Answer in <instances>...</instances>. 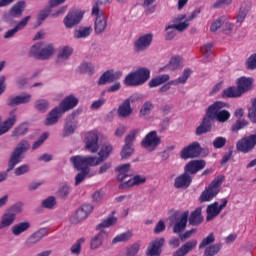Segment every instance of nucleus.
Here are the masks:
<instances>
[{
	"instance_id": "obj_1",
	"label": "nucleus",
	"mask_w": 256,
	"mask_h": 256,
	"mask_svg": "<svg viewBox=\"0 0 256 256\" xmlns=\"http://www.w3.org/2000/svg\"><path fill=\"white\" fill-rule=\"evenodd\" d=\"M253 83H254L253 78L242 76L238 78L236 81L237 87H229L225 89L222 92V97L224 99L226 98L233 99V98L241 97V95H245V93H249V91L253 89Z\"/></svg>"
},
{
	"instance_id": "obj_2",
	"label": "nucleus",
	"mask_w": 256,
	"mask_h": 256,
	"mask_svg": "<svg viewBox=\"0 0 256 256\" xmlns=\"http://www.w3.org/2000/svg\"><path fill=\"white\" fill-rule=\"evenodd\" d=\"M149 79H151V70L142 67L129 73L125 77L124 85H126V87H139L140 85H145Z\"/></svg>"
},
{
	"instance_id": "obj_3",
	"label": "nucleus",
	"mask_w": 256,
	"mask_h": 256,
	"mask_svg": "<svg viewBox=\"0 0 256 256\" xmlns=\"http://www.w3.org/2000/svg\"><path fill=\"white\" fill-rule=\"evenodd\" d=\"M227 107V103L216 101L210 105L206 110V115L210 117L212 121H218L219 123H226L231 119V113L227 110H223Z\"/></svg>"
},
{
	"instance_id": "obj_4",
	"label": "nucleus",
	"mask_w": 256,
	"mask_h": 256,
	"mask_svg": "<svg viewBox=\"0 0 256 256\" xmlns=\"http://www.w3.org/2000/svg\"><path fill=\"white\" fill-rule=\"evenodd\" d=\"M29 149H31V144H29V141L21 140L10 154L7 171H13V169H15L19 163H22L23 159H25L24 155Z\"/></svg>"
},
{
	"instance_id": "obj_5",
	"label": "nucleus",
	"mask_w": 256,
	"mask_h": 256,
	"mask_svg": "<svg viewBox=\"0 0 256 256\" xmlns=\"http://www.w3.org/2000/svg\"><path fill=\"white\" fill-rule=\"evenodd\" d=\"M225 181V176H217L213 181L207 186L199 197L200 203H209L213 201L221 191V185Z\"/></svg>"
},
{
	"instance_id": "obj_6",
	"label": "nucleus",
	"mask_w": 256,
	"mask_h": 256,
	"mask_svg": "<svg viewBox=\"0 0 256 256\" xmlns=\"http://www.w3.org/2000/svg\"><path fill=\"white\" fill-rule=\"evenodd\" d=\"M53 53H55L53 44L43 43L34 44L29 51L30 57H34V59H38L40 61H47V59H51V57H53Z\"/></svg>"
},
{
	"instance_id": "obj_7",
	"label": "nucleus",
	"mask_w": 256,
	"mask_h": 256,
	"mask_svg": "<svg viewBox=\"0 0 256 256\" xmlns=\"http://www.w3.org/2000/svg\"><path fill=\"white\" fill-rule=\"evenodd\" d=\"M70 163H72L74 169L77 171H88L90 172L89 167H97L99 162H97V157L94 156H72L70 158Z\"/></svg>"
},
{
	"instance_id": "obj_8",
	"label": "nucleus",
	"mask_w": 256,
	"mask_h": 256,
	"mask_svg": "<svg viewBox=\"0 0 256 256\" xmlns=\"http://www.w3.org/2000/svg\"><path fill=\"white\" fill-rule=\"evenodd\" d=\"M255 146L256 134L243 137L236 144L237 151H240L241 153H251V151L255 149Z\"/></svg>"
},
{
	"instance_id": "obj_9",
	"label": "nucleus",
	"mask_w": 256,
	"mask_h": 256,
	"mask_svg": "<svg viewBox=\"0 0 256 256\" xmlns=\"http://www.w3.org/2000/svg\"><path fill=\"white\" fill-rule=\"evenodd\" d=\"M141 145L144 149L155 150L161 145V137L157 135V131H150L142 140Z\"/></svg>"
},
{
	"instance_id": "obj_10",
	"label": "nucleus",
	"mask_w": 256,
	"mask_h": 256,
	"mask_svg": "<svg viewBox=\"0 0 256 256\" xmlns=\"http://www.w3.org/2000/svg\"><path fill=\"white\" fill-rule=\"evenodd\" d=\"M201 144L199 142H193L187 147L183 148L180 152L181 159H195V157H199L201 155Z\"/></svg>"
},
{
	"instance_id": "obj_11",
	"label": "nucleus",
	"mask_w": 256,
	"mask_h": 256,
	"mask_svg": "<svg viewBox=\"0 0 256 256\" xmlns=\"http://www.w3.org/2000/svg\"><path fill=\"white\" fill-rule=\"evenodd\" d=\"M151 43H153V34H144L134 42V50L137 53H141V51H147V49L151 47Z\"/></svg>"
},
{
	"instance_id": "obj_12",
	"label": "nucleus",
	"mask_w": 256,
	"mask_h": 256,
	"mask_svg": "<svg viewBox=\"0 0 256 256\" xmlns=\"http://www.w3.org/2000/svg\"><path fill=\"white\" fill-rule=\"evenodd\" d=\"M65 113V100H62L59 106L55 107L52 109L46 120H45V125H55L57 121H59V117Z\"/></svg>"
},
{
	"instance_id": "obj_13",
	"label": "nucleus",
	"mask_w": 256,
	"mask_h": 256,
	"mask_svg": "<svg viewBox=\"0 0 256 256\" xmlns=\"http://www.w3.org/2000/svg\"><path fill=\"white\" fill-rule=\"evenodd\" d=\"M188 27H189L188 22H182L179 24H172V25L166 26L165 31H167V33L165 35V40L173 41V39H175V37L177 36V32H175V30L182 32L188 29Z\"/></svg>"
},
{
	"instance_id": "obj_14",
	"label": "nucleus",
	"mask_w": 256,
	"mask_h": 256,
	"mask_svg": "<svg viewBox=\"0 0 256 256\" xmlns=\"http://www.w3.org/2000/svg\"><path fill=\"white\" fill-rule=\"evenodd\" d=\"M93 212V205L84 204L82 205L71 218L73 223H81V221H85L89 215Z\"/></svg>"
},
{
	"instance_id": "obj_15",
	"label": "nucleus",
	"mask_w": 256,
	"mask_h": 256,
	"mask_svg": "<svg viewBox=\"0 0 256 256\" xmlns=\"http://www.w3.org/2000/svg\"><path fill=\"white\" fill-rule=\"evenodd\" d=\"M85 144L86 149L90 151V153H97L99 151V136L97 132H88L85 135Z\"/></svg>"
},
{
	"instance_id": "obj_16",
	"label": "nucleus",
	"mask_w": 256,
	"mask_h": 256,
	"mask_svg": "<svg viewBox=\"0 0 256 256\" xmlns=\"http://www.w3.org/2000/svg\"><path fill=\"white\" fill-rule=\"evenodd\" d=\"M207 165L205 160H191L184 166V171L190 175H197L199 171H203Z\"/></svg>"
},
{
	"instance_id": "obj_17",
	"label": "nucleus",
	"mask_w": 256,
	"mask_h": 256,
	"mask_svg": "<svg viewBox=\"0 0 256 256\" xmlns=\"http://www.w3.org/2000/svg\"><path fill=\"white\" fill-rule=\"evenodd\" d=\"M163 245H165V238L154 239L146 250L147 256H161Z\"/></svg>"
},
{
	"instance_id": "obj_18",
	"label": "nucleus",
	"mask_w": 256,
	"mask_h": 256,
	"mask_svg": "<svg viewBox=\"0 0 256 256\" xmlns=\"http://www.w3.org/2000/svg\"><path fill=\"white\" fill-rule=\"evenodd\" d=\"M83 15H85V13L81 10L70 11L66 16V27L68 29H72V27L79 25V23H81V20L83 19Z\"/></svg>"
},
{
	"instance_id": "obj_19",
	"label": "nucleus",
	"mask_w": 256,
	"mask_h": 256,
	"mask_svg": "<svg viewBox=\"0 0 256 256\" xmlns=\"http://www.w3.org/2000/svg\"><path fill=\"white\" fill-rule=\"evenodd\" d=\"M33 96L29 93H22L17 96H10L7 100L8 107H17V105H27L31 103Z\"/></svg>"
},
{
	"instance_id": "obj_20",
	"label": "nucleus",
	"mask_w": 256,
	"mask_h": 256,
	"mask_svg": "<svg viewBox=\"0 0 256 256\" xmlns=\"http://www.w3.org/2000/svg\"><path fill=\"white\" fill-rule=\"evenodd\" d=\"M122 75L123 72L121 71L115 72L113 70H107L100 76L98 80V85H107V83H113L114 81L121 79Z\"/></svg>"
},
{
	"instance_id": "obj_21",
	"label": "nucleus",
	"mask_w": 256,
	"mask_h": 256,
	"mask_svg": "<svg viewBox=\"0 0 256 256\" xmlns=\"http://www.w3.org/2000/svg\"><path fill=\"white\" fill-rule=\"evenodd\" d=\"M83 113V109L78 108L72 114L67 118L66 123V129H65V135H73L75 133V129H77V119H75L77 116L81 115Z\"/></svg>"
},
{
	"instance_id": "obj_22",
	"label": "nucleus",
	"mask_w": 256,
	"mask_h": 256,
	"mask_svg": "<svg viewBox=\"0 0 256 256\" xmlns=\"http://www.w3.org/2000/svg\"><path fill=\"white\" fill-rule=\"evenodd\" d=\"M193 183V177L189 175L185 170L184 173L177 176L174 180V188L175 189H188Z\"/></svg>"
},
{
	"instance_id": "obj_23",
	"label": "nucleus",
	"mask_w": 256,
	"mask_h": 256,
	"mask_svg": "<svg viewBox=\"0 0 256 256\" xmlns=\"http://www.w3.org/2000/svg\"><path fill=\"white\" fill-rule=\"evenodd\" d=\"M95 15V26L94 30L97 35H101L106 29H107V16L105 13L98 10V14H92Z\"/></svg>"
},
{
	"instance_id": "obj_24",
	"label": "nucleus",
	"mask_w": 256,
	"mask_h": 256,
	"mask_svg": "<svg viewBox=\"0 0 256 256\" xmlns=\"http://www.w3.org/2000/svg\"><path fill=\"white\" fill-rule=\"evenodd\" d=\"M49 232V229L47 228H42L38 230L37 232L33 233L28 237L26 240V245L27 247H33V245H37L43 237H47V233Z\"/></svg>"
},
{
	"instance_id": "obj_25",
	"label": "nucleus",
	"mask_w": 256,
	"mask_h": 256,
	"mask_svg": "<svg viewBox=\"0 0 256 256\" xmlns=\"http://www.w3.org/2000/svg\"><path fill=\"white\" fill-rule=\"evenodd\" d=\"M213 121L208 114L204 116L201 124L196 128V135H205L206 133H211Z\"/></svg>"
},
{
	"instance_id": "obj_26",
	"label": "nucleus",
	"mask_w": 256,
	"mask_h": 256,
	"mask_svg": "<svg viewBox=\"0 0 256 256\" xmlns=\"http://www.w3.org/2000/svg\"><path fill=\"white\" fill-rule=\"evenodd\" d=\"M25 9V1H19L17 2L12 8L10 9V12L8 14H4V20L9 21V16L11 17H21L23 14V10Z\"/></svg>"
},
{
	"instance_id": "obj_27",
	"label": "nucleus",
	"mask_w": 256,
	"mask_h": 256,
	"mask_svg": "<svg viewBox=\"0 0 256 256\" xmlns=\"http://www.w3.org/2000/svg\"><path fill=\"white\" fill-rule=\"evenodd\" d=\"M195 247H197V240H190L183 244L176 252H174L173 256H185L191 253Z\"/></svg>"
},
{
	"instance_id": "obj_28",
	"label": "nucleus",
	"mask_w": 256,
	"mask_h": 256,
	"mask_svg": "<svg viewBox=\"0 0 256 256\" xmlns=\"http://www.w3.org/2000/svg\"><path fill=\"white\" fill-rule=\"evenodd\" d=\"M189 220V211H185L178 221L174 224L173 233H182L187 227V221Z\"/></svg>"
},
{
	"instance_id": "obj_29",
	"label": "nucleus",
	"mask_w": 256,
	"mask_h": 256,
	"mask_svg": "<svg viewBox=\"0 0 256 256\" xmlns=\"http://www.w3.org/2000/svg\"><path fill=\"white\" fill-rule=\"evenodd\" d=\"M147 182V178L141 175H135L133 178L128 181L120 184L119 189H127L128 187H135V185H143Z\"/></svg>"
},
{
	"instance_id": "obj_30",
	"label": "nucleus",
	"mask_w": 256,
	"mask_h": 256,
	"mask_svg": "<svg viewBox=\"0 0 256 256\" xmlns=\"http://www.w3.org/2000/svg\"><path fill=\"white\" fill-rule=\"evenodd\" d=\"M117 224V217H115V211L111 213L106 219L102 220L100 224L96 226L97 231H104L103 229H109L113 225Z\"/></svg>"
},
{
	"instance_id": "obj_31",
	"label": "nucleus",
	"mask_w": 256,
	"mask_h": 256,
	"mask_svg": "<svg viewBox=\"0 0 256 256\" xmlns=\"http://www.w3.org/2000/svg\"><path fill=\"white\" fill-rule=\"evenodd\" d=\"M112 152L113 146H111V144H104L98 153L99 157H96V163L100 165V163H103V161L109 159V155H111Z\"/></svg>"
},
{
	"instance_id": "obj_32",
	"label": "nucleus",
	"mask_w": 256,
	"mask_h": 256,
	"mask_svg": "<svg viewBox=\"0 0 256 256\" xmlns=\"http://www.w3.org/2000/svg\"><path fill=\"white\" fill-rule=\"evenodd\" d=\"M15 219H17L15 217V214H12L10 211L7 210L1 217L0 230L7 229V227H11V225L15 223Z\"/></svg>"
},
{
	"instance_id": "obj_33",
	"label": "nucleus",
	"mask_w": 256,
	"mask_h": 256,
	"mask_svg": "<svg viewBox=\"0 0 256 256\" xmlns=\"http://www.w3.org/2000/svg\"><path fill=\"white\" fill-rule=\"evenodd\" d=\"M109 234L104 230H101L96 236L91 239L90 248L91 249H99L103 245V240L107 239Z\"/></svg>"
},
{
	"instance_id": "obj_34",
	"label": "nucleus",
	"mask_w": 256,
	"mask_h": 256,
	"mask_svg": "<svg viewBox=\"0 0 256 256\" xmlns=\"http://www.w3.org/2000/svg\"><path fill=\"white\" fill-rule=\"evenodd\" d=\"M118 115L122 118L131 117L133 114V108H131V104H129V100H124L122 104L119 105Z\"/></svg>"
},
{
	"instance_id": "obj_35",
	"label": "nucleus",
	"mask_w": 256,
	"mask_h": 256,
	"mask_svg": "<svg viewBox=\"0 0 256 256\" xmlns=\"http://www.w3.org/2000/svg\"><path fill=\"white\" fill-rule=\"evenodd\" d=\"M206 213V221H213V219L221 213V210H219V202H214L208 205Z\"/></svg>"
},
{
	"instance_id": "obj_36",
	"label": "nucleus",
	"mask_w": 256,
	"mask_h": 256,
	"mask_svg": "<svg viewBox=\"0 0 256 256\" xmlns=\"http://www.w3.org/2000/svg\"><path fill=\"white\" fill-rule=\"evenodd\" d=\"M28 131L29 124L25 122L21 123L12 130L11 137L14 139H19V137H24V135H27Z\"/></svg>"
},
{
	"instance_id": "obj_37",
	"label": "nucleus",
	"mask_w": 256,
	"mask_h": 256,
	"mask_svg": "<svg viewBox=\"0 0 256 256\" xmlns=\"http://www.w3.org/2000/svg\"><path fill=\"white\" fill-rule=\"evenodd\" d=\"M189 224L193 227L197 225H201L203 223V215H201V207L196 208L193 212H191L189 216Z\"/></svg>"
},
{
	"instance_id": "obj_38",
	"label": "nucleus",
	"mask_w": 256,
	"mask_h": 256,
	"mask_svg": "<svg viewBox=\"0 0 256 256\" xmlns=\"http://www.w3.org/2000/svg\"><path fill=\"white\" fill-rule=\"evenodd\" d=\"M30 228L31 223L29 221L20 222L12 227V233L16 237H19V235L25 233V231H28Z\"/></svg>"
},
{
	"instance_id": "obj_39",
	"label": "nucleus",
	"mask_w": 256,
	"mask_h": 256,
	"mask_svg": "<svg viewBox=\"0 0 256 256\" xmlns=\"http://www.w3.org/2000/svg\"><path fill=\"white\" fill-rule=\"evenodd\" d=\"M131 169V164L126 163L116 167V171L118 172L117 181H125L127 177H129L128 173Z\"/></svg>"
},
{
	"instance_id": "obj_40",
	"label": "nucleus",
	"mask_w": 256,
	"mask_h": 256,
	"mask_svg": "<svg viewBox=\"0 0 256 256\" xmlns=\"http://www.w3.org/2000/svg\"><path fill=\"white\" fill-rule=\"evenodd\" d=\"M169 79H170L169 74H162L155 78H152L149 81L148 85L151 89H153V87H159V85H163V83H167Z\"/></svg>"
},
{
	"instance_id": "obj_41",
	"label": "nucleus",
	"mask_w": 256,
	"mask_h": 256,
	"mask_svg": "<svg viewBox=\"0 0 256 256\" xmlns=\"http://www.w3.org/2000/svg\"><path fill=\"white\" fill-rule=\"evenodd\" d=\"M49 107H51V103L47 99H39L34 103V109L39 111V113H47V111H49Z\"/></svg>"
},
{
	"instance_id": "obj_42",
	"label": "nucleus",
	"mask_w": 256,
	"mask_h": 256,
	"mask_svg": "<svg viewBox=\"0 0 256 256\" xmlns=\"http://www.w3.org/2000/svg\"><path fill=\"white\" fill-rule=\"evenodd\" d=\"M223 249L222 243L212 244L205 248L203 256H215L219 255V252Z\"/></svg>"
},
{
	"instance_id": "obj_43",
	"label": "nucleus",
	"mask_w": 256,
	"mask_h": 256,
	"mask_svg": "<svg viewBox=\"0 0 256 256\" xmlns=\"http://www.w3.org/2000/svg\"><path fill=\"white\" fill-rule=\"evenodd\" d=\"M91 33H93V28H91V26L80 27L75 30L74 37L75 39H85L86 37H89Z\"/></svg>"
},
{
	"instance_id": "obj_44",
	"label": "nucleus",
	"mask_w": 256,
	"mask_h": 256,
	"mask_svg": "<svg viewBox=\"0 0 256 256\" xmlns=\"http://www.w3.org/2000/svg\"><path fill=\"white\" fill-rule=\"evenodd\" d=\"M79 105V99L75 95H69L65 97V111H71Z\"/></svg>"
},
{
	"instance_id": "obj_45",
	"label": "nucleus",
	"mask_w": 256,
	"mask_h": 256,
	"mask_svg": "<svg viewBox=\"0 0 256 256\" xmlns=\"http://www.w3.org/2000/svg\"><path fill=\"white\" fill-rule=\"evenodd\" d=\"M189 77H191V70L186 69L183 71V73L180 77H178L175 80H172L171 83H173L174 85H185L187 83V79H189Z\"/></svg>"
},
{
	"instance_id": "obj_46",
	"label": "nucleus",
	"mask_w": 256,
	"mask_h": 256,
	"mask_svg": "<svg viewBox=\"0 0 256 256\" xmlns=\"http://www.w3.org/2000/svg\"><path fill=\"white\" fill-rule=\"evenodd\" d=\"M55 205H57V199L55 196H49L41 202V207H43V209H55Z\"/></svg>"
},
{
	"instance_id": "obj_47",
	"label": "nucleus",
	"mask_w": 256,
	"mask_h": 256,
	"mask_svg": "<svg viewBox=\"0 0 256 256\" xmlns=\"http://www.w3.org/2000/svg\"><path fill=\"white\" fill-rule=\"evenodd\" d=\"M214 45V43H208L200 48L202 55L206 59H208V61H211V59H213V52L211 51V49H213Z\"/></svg>"
},
{
	"instance_id": "obj_48",
	"label": "nucleus",
	"mask_w": 256,
	"mask_h": 256,
	"mask_svg": "<svg viewBox=\"0 0 256 256\" xmlns=\"http://www.w3.org/2000/svg\"><path fill=\"white\" fill-rule=\"evenodd\" d=\"M78 73H89L90 75H93L95 73V66L89 62H83L79 67H78Z\"/></svg>"
},
{
	"instance_id": "obj_49",
	"label": "nucleus",
	"mask_w": 256,
	"mask_h": 256,
	"mask_svg": "<svg viewBox=\"0 0 256 256\" xmlns=\"http://www.w3.org/2000/svg\"><path fill=\"white\" fill-rule=\"evenodd\" d=\"M133 237V233L130 231L124 232L122 234L117 235L113 238L112 243L115 245L116 243H125V241H129Z\"/></svg>"
},
{
	"instance_id": "obj_50",
	"label": "nucleus",
	"mask_w": 256,
	"mask_h": 256,
	"mask_svg": "<svg viewBox=\"0 0 256 256\" xmlns=\"http://www.w3.org/2000/svg\"><path fill=\"white\" fill-rule=\"evenodd\" d=\"M249 125V121L245 119H238L232 126L231 131L233 133H237V131H241V129H245Z\"/></svg>"
},
{
	"instance_id": "obj_51",
	"label": "nucleus",
	"mask_w": 256,
	"mask_h": 256,
	"mask_svg": "<svg viewBox=\"0 0 256 256\" xmlns=\"http://www.w3.org/2000/svg\"><path fill=\"white\" fill-rule=\"evenodd\" d=\"M153 103L151 101H146L142 105L140 109V117H147V115H151V111H153Z\"/></svg>"
},
{
	"instance_id": "obj_52",
	"label": "nucleus",
	"mask_w": 256,
	"mask_h": 256,
	"mask_svg": "<svg viewBox=\"0 0 256 256\" xmlns=\"http://www.w3.org/2000/svg\"><path fill=\"white\" fill-rule=\"evenodd\" d=\"M49 138V132H44L39 138L38 140H36L33 144H32V151H37V149H39V147H41V145H43L45 143V141H47V139Z\"/></svg>"
},
{
	"instance_id": "obj_53",
	"label": "nucleus",
	"mask_w": 256,
	"mask_h": 256,
	"mask_svg": "<svg viewBox=\"0 0 256 256\" xmlns=\"http://www.w3.org/2000/svg\"><path fill=\"white\" fill-rule=\"evenodd\" d=\"M215 243V233L211 232L206 238H204L201 243L199 244V249H205V247H208L213 245Z\"/></svg>"
},
{
	"instance_id": "obj_54",
	"label": "nucleus",
	"mask_w": 256,
	"mask_h": 256,
	"mask_svg": "<svg viewBox=\"0 0 256 256\" xmlns=\"http://www.w3.org/2000/svg\"><path fill=\"white\" fill-rule=\"evenodd\" d=\"M167 67L170 71H177L181 67V58L179 56L172 57Z\"/></svg>"
},
{
	"instance_id": "obj_55",
	"label": "nucleus",
	"mask_w": 256,
	"mask_h": 256,
	"mask_svg": "<svg viewBox=\"0 0 256 256\" xmlns=\"http://www.w3.org/2000/svg\"><path fill=\"white\" fill-rule=\"evenodd\" d=\"M31 171V166L29 164H23L19 167H17L14 171L16 177H21V175H25Z\"/></svg>"
},
{
	"instance_id": "obj_56",
	"label": "nucleus",
	"mask_w": 256,
	"mask_h": 256,
	"mask_svg": "<svg viewBox=\"0 0 256 256\" xmlns=\"http://www.w3.org/2000/svg\"><path fill=\"white\" fill-rule=\"evenodd\" d=\"M137 133H139V129L132 130L126 137H125V145L133 147V141L137 137Z\"/></svg>"
},
{
	"instance_id": "obj_57",
	"label": "nucleus",
	"mask_w": 256,
	"mask_h": 256,
	"mask_svg": "<svg viewBox=\"0 0 256 256\" xmlns=\"http://www.w3.org/2000/svg\"><path fill=\"white\" fill-rule=\"evenodd\" d=\"M135 149H133V146H127L124 145L122 148V151L120 153L122 159H129L131 155H133Z\"/></svg>"
},
{
	"instance_id": "obj_58",
	"label": "nucleus",
	"mask_w": 256,
	"mask_h": 256,
	"mask_svg": "<svg viewBox=\"0 0 256 256\" xmlns=\"http://www.w3.org/2000/svg\"><path fill=\"white\" fill-rule=\"evenodd\" d=\"M227 145V138L219 136L216 137L215 140L213 141V147L214 149H223Z\"/></svg>"
},
{
	"instance_id": "obj_59",
	"label": "nucleus",
	"mask_w": 256,
	"mask_h": 256,
	"mask_svg": "<svg viewBox=\"0 0 256 256\" xmlns=\"http://www.w3.org/2000/svg\"><path fill=\"white\" fill-rule=\"evenodd\" d=\"M111 0H95V5L92 7V15H99V6L109 5Z\"/></svg>"
},
{
	"instance_id": "obj_60",
	"label": "nucleus",
	"mask_w": 256,
	"mask_h": 256,
	"mask_svg": "<svg viewBox=\"0 0 256 256\" xmlns=\"http://www.w3.org/2000/svg\"><path fill=\"white\" fill-rule=\"evenodd\" d=\"M81 243H85V238H80L75 244L71 247V253L73 255H79L81 253Z\"/></svg>"
},
{
	"instance_id": "obj_61",
	"label": "nucleus",
	"mask_w": 256,
	"mask_h": 256,
	"mask_svg": "<svg viewBox=\"0 0 256 256\" xmlns=\"http://www.w3.org/2000/svg\"><path fill=\"white\" fill-rule=\"evenodd\" d=\"M8 211L14 215V217L17 218V215H19V213H23V204L21 203H17L14 204L13 206H11Z\"/></svg>"
},
{
	"instance_id": "obj_62",
	"label": "nucleus",
	"mask_w": 256,
	"mask_h": 256,
	"mask_svg": "<svg viewBox=\"0 0 256 256\" xmlns=\"http://www.w3.org/2000/svg\"><path fill=\"white\" fill-rule=\"evenodd\" d=\"M56 63L57 65H63L65 63V46L59 48Z\"/></svg>"
},
{
	"instance_id": "obj_63",
	"label": "nucleus",
	"mask_w": 256,
	"mask_h": 256,
	"mask_svg": "<svg viewBox=\"0 0 256 256\" xmlns=\"http://www.w3.org/2000/svg\"><path fill=\"white\" fill-rule=\"evenodd\" d=\"M89 173V171H80L75 177V185H81Z\"/></svg>"
},
{
	"instance_id": "obj_64",
	"label": "nucleus",
	"mask_w": 256,
	"mask_h": 256,
	"mask_svg": "<svg viewBox=\"0 0 256 256\" xmlns=\"http://www.w3.org/2000/svg\"><path fill=\"white\" fill-rule=\"evenodd\" d=\"M246 65H247V69H251V70L256 69V55L255 54L251 55L248 58Z\"/></svg>"
}]
</instances>
